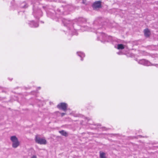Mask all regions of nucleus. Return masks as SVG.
I'll list each match as a JSON object with an SVG mask.
<instances>
[{
  "mask_svg": "<svg viewBox=\"0 0 158 158\" xmlns=\"http://www.w3.org/2000/svg\"><path fill=\"white\" fill-rule=\"evenodd\" d=\"M10 140L12 142V147L14 148H17L20 144V143L18 139L15 136L10 137Z\"/></svg>",
  "mask_w": 158,
  "mask_h": 158,
  "instance_id": "1",
  "label": "nucleus"
},
{
  "mask_svg": "<svg viewBox=\"0 0 158 158\" xmlns=\"http://www.w3.org/2000/svg\"><path fill=\"white\" fill-rule=\"evenodd\" d=\"M36 142L40 144L45 145L47 143V141L44 138H41L37 136H36L35 139Z\"/></svg>",
  "mask_w": 158,
  "mask_h": 158,
  "instance_id": "2",
  "label": "nucleus"
},
{
  "mask_svg": "<svg viewBox=\"0 0 158 158\" xmlns=\"http://www.w3.org/2000/svg\"><path fill=\"white\" fill-rule=\"evenodd\" d=\"M57 107L60 109H61L64 111H65L67 110V105L65 103H61L57 105Z\"/></svg>",
  "mask_w": 158,
  "mask_h": 158,
  "instance_id": "3",
  "label": "nucleus"
},
{
  "mask_svg": "<svg viewBox=\"0 0 158 158\" xmlns=\"http://www.w3.org/2000/svg\"><path fill=\"white\" fill-rule=\"evenodd\" d=\"M101 2L100 1H98L95 2L93 5V7L94 9L101 7Z\"/></svg>",
  "mask_w": 158,
  "mask_h": 158,
  "instance_id": "4",
  "label": "nucleus"
},
{
  "mask_svg": "<svg viewBox=\"0 0 158 158\" xmlns=\"http://www.w3.org/2000/svg\"><path fill=\"white\" fill-rule=\"evenodd\" d=\"M139 63L140 64L147 66L151 65V63L149 62L144 59H142L140 60Z\"/></svg>",
  "mask_w": 158,
  "mask_h": 158,
  "instance_id": "5",
  "label": "nucleus"
},
{
  "mask_svg": "<svg viewBox=\"0 0 158 158\" xmlns=\"http://www.w3.org/2000/svg\"><path fill=\"white\" fill-rule=\"evenodd\" d=\"M144 35L146 37H149L151 33L150 31L148 29H145L144 30Z\"/></svg>",
  "mask_w": 158,
  "mask_h": 158,
  "instance_id": "6",
  "label": "nucleus"
},
{
  "mask_svg": "<svg viewBox=\"0 0 158 158\" xmlns=\"http://www.w3.org/2000/svg\"><path fill=\"white\" fill-rule=\"evenodd\" d=\"M100 158H106V154L102 152H100Z\"/></svg>",
  "mask_w": 158,
  "mask_h": 158,
  "instance_id": "7",
  "label": "nucleus"
},
{
  "mask_svg": "<svg viewBox=\"0 0 158 158\" xmlns=\"http://www.w3.org/2000/svg\"><path fill=\"white\" fill-rule=\"evenodd\" d=\"M59 132L60 134H61L62 135H63V136H68V134H67V133L66 131H64V130L60 131H59Z\"/></svg>",
  "mask_w": 158,
  "mask_h": 158,
  "instance_id": "8",
  "label": "nucleus"
},
{
  "mask_svg": "<svg viewBox=\"0 0 158 158\" xmlns=\"http://www.w3.org/2000/svg\"><path fill=\"white\" fill-rule=\"evenodd\" d=\"M117 48L118 49H123L124 48L123 45L122 44H118L117 46Z\"/></svg>",
  "mask_w": 158,
  "mask_h": 158,
  "instance_id": "9",
  "label": "nucleus"
},
{
  "mask_svg": "<svg viewBox=\"0 0 158 158\" xmlns=\"http://www.w3.org/2000/svg\"><path fill=\"white\" fill-rule=\"evenodd\" d=\"M77 54L81 57H82V56H85V54L81 52H77Z\"/></svg>",
  "mask_w": 158,
  "mask_h": 158,
  "instance_id": "10",
  "label": "nucleus"
},
{
  "mask_svg": "<svg viewBox=\"0 0 158 158\" xmlns=\"http://www.w3.org/2000/svg\"><path fill=\"white\" fill-rule=\"evenodd\" d=\"M30 158H37V156L35 155H32Z\"/></svg>",
  "mask_w": 158,
  "mask_h": 158,
  "instance_id": "11",
  "label": "nucleus"
},
{
  "mask_svg": "<svg viewBox=\"0 0 158 158\" xmlns=\"http://www.w3.org/2000/svg\"><path fill=\"white\" fill-rule=\"evenodd\" d=\"M65 114V113H62L61 114V116L62 117H63V116Z\"/></svg>",
  "mask_w": 158,
  "mask_h": 158,
  "instance_id": "12",
  "label": "nucleus"
},
{
  "mask_svg": "<svg viewBox=\"0 0 158 158\" xmlns=\"http://www.w3.org/2000/svg\"><path fill=\"white\" fill-rule=\"evenodd\" d=\"M38 24L37 23H35V25H34V27H38Z\"/></svg>",
  "mask_w": 158,
  "mask_h": 158,
  "instance_id": "13",
  "label": "nucleus"
},
{
  "mask_svg": "<svg viewBox=\"0 0 158 158\" xmlns=\"http://www.w3.org/2000/svg\"><path fill=\"white\" fill-rule=\"evenodd\" d=\"M118 54H120V53H118Z\"/></svg>",
  "mask_w": 158,
  "mask_h": 158,
  "instance_id": "14",
  "label": "nucleus"
}]
</instances>
